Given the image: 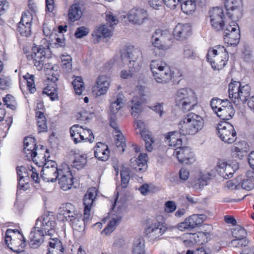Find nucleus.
Wrapping results in <instances>:
<instances>
[{"label": "nucleus", "mask_w": 254, "mask_h": 254, "mask_svg": "<svg viewBox=\"0 0 254 254\" xmlns=\"http://www.w3.org/2000/svg\"><path fill=\"white\" fill-rule=\"evenodd\" d=\"M244 144L246 145L245 142H239L237 146H233L231 148L232 155L233 157L241 159L246 153V150L242 147Z\"/></svg>", "instance_id": "58836bf2"}, {"label": "nucleus", "mask_w": 254, "mask_h": 254, "mask_svg": "<svg viewBox=\"0 0 254 254\" xmlns=\"http://www.w3.org/2000/svg\"><path fill=\"white\" fill-rule=\"evenodd\" d=\"M75 92L77 95H81L84 87V83L80 76H77L72 82Z\"/></svg>", "instance_id": "de8ad7c7"}, {"label": "nucleus", "mask_w": 254, "mask_h": 254, "mask_svg": "<svg viewBox=\"0 0 254 254\" xmlns=\"http://www.w3.org/2000/svg\"><path fill=\"white\" fill-rule=\"evenodd\" d=\"M146 154L140 153L138 157L130 159V162L131 167L137 172L144 171L147 168Z\"/></svg>", "instance_id": "b1692460"}, {"label": "nucleus", "mask_w": 254, "mask_h": 254, "mask_svg": "<svg viewBox=\"0 0 254 254\" xmlns=\"http://www.w3.org/2000/svg\"><path fill=\"white\" fill-rule=\"evenodd\" d=\"M203 126L202 118L194 113H190L180 122L179 132L183 135H194L202 129Z\"/></svg>", "instance_id": "f257e3e1"}, {"label": "nucleus", "mask_w": 254, "mask_h": 254, "mask_svg": "<svg viewBox=\"0 0 254 254\" xmlns=\"http://www.w3.org/2000/svg\"><path fill=\"white\" fill-rule=\"evenodd\" d=\"M191 32V27L189 24H178L173 31V35L178 40H184L187 39Z\"/></svg>", "instance_id": "6ab92c4d"}, {"label": "nucleus", "mask_w": 254, "mask_h": 254, "mask_svg": "<svg viewBox=\"0 0 254 254\" xmlns=\"http://www.w3.org/2000/svg\"><path fill=\"white\" fill-rule=\"evenodd\" d=\"M180 132H170L166 137V142L170 146L176 147V149L181 146L182 140L179 137Z\"/></svg>", "instance_id": "7c9ffc66"}, {"label": "nucleus", "mask_w": 254, "mask_h": 254, "mask_svg": "<svg viewBox=\"0 0 254 254\" xmlns=\"http://www.w3.org/2000/svg\"><path fill=\"white\" fill-rule=\"evenodd\" d=\"M110 86V80L106 75L99 76L93 87V92H96L97 96L105 95Z\"/></svg>", "instance_id": "f8f14e48"}, {"label": "nucleus", "mask_w": 254, "mask_h": 254, "mask_svg": "<svg viewBox=\"0 0 254 254\" xmlns=\"http://www.w3.org/2000/svg\"><path fill=\"white\" fill-rule=\"evenodd\" d=\"M58 251H64L62 242L58 238H50L48 252H56Z\"/></svg>", "instance_id": "a19ab883"}, {"label": "nucleus", "mask_w": 254, "mask_h": 254, "mask_svg": "<svg viewBox=\"0 0 254 254\" xmlns=\"http://www.w3.org/2000/svg\"><path fill=\"white\" fill-rule=\"evenodd\" d=\"M117 134L116 135V145L118 148L121 147L122 149V152L125 151L124 147L126 146L125 138L120 131H117Z\"/></svg>", "instance_id": "4d7b16f0"}, {"label": "nucleus", "mask_w": 254, "mask_h": 254, "mask_svg": "<svg viewBox=\"0 0 254 254\" xmlns=\"http://www.w3.org/2000/svg\"><path fill=\"white\" fill-rule=\"evenodd\" d=\"M57 166L52 168L43 167L41 172V177L45 182H55L59 175L60 171Z\"/></svg>", "instance_id": "f3484780"}, {"label": "nucleus", "mask_w": 254, "mask_h": 254, "mask_svg": "<svg viewBox=\"0 0 254 254\" xmlns=\"http://www.w3.org/2000/svg\"><path fill=\"white\" fill-rule=\"evenodd\" d=\"M48 50L45 49L42 46L34 47L32 48V52L31 54L27 55V59L29 64H34L38 70H41L47 62L48 57L46 56V52Z\"/></svg>", "instance_id": "39448f33"}, {"label": "nucleus", "mask_w": 254, "mask_h": 254, "mask_svg": "<svg viewBox=\"0 0 254 254\" xmlns=\"http://www.w3.org/2000/svg\"><path fill=\"white\" fill-rule=\"evenodd\" d=\"M216 170H211L210 172L203 174L200 178L198 180V182L195 183L193 188L196 190H200L204 186L207 185V181L211 179L216 176Z\"/></svg>", "instance_id": "2f4dec72"}, {"label": "nucleus", "mask_w": 254, "mask_h": 254, "mask_svg": "<svg viewBox=\"0 0 254 254\" xmlns=\"http://www.w3.org/2000/svg\"><path fill=\"white\" fill-rule=\"evenodd\" d=\"M210 21L212 27L217 31L224 29L225 22L223 10L221 7H213L209 11Z\"/></svg>", "instance_id": "6e6552de"}, {"label": "nucleus", "mask_w": 254, "mask_h": 254, "mask_svg": "<svg viewBox=\"0 0 254 254\" xmlns=\"http://www.w3.org/2000/svg\"><path fill=\"white\" fill-rule=\"evenodd\" d=\"M88 32V29L87 28L82 26L79 27L76 29V31L74 33V35L76 38H80L87 35Z\"/></svg>", "instance_id": "774afa93"}, {"label": "nucleus", "mask_w": 254, "mask_h": 254, "mask_svg": "<svg viewBox=\"0 0 254 254\" xmlns=\"http://www.w3.org/2000/svg\"><path fill=\"white\" fill-rule=\"evenodd\" d=\"M231 28V32L226 33V35H224L225 41L231 45H236L239 42L240 39V28Z\"/></svg>", "instance_id": "c85d7f7f"}, {"label": "nucleus", "mask_w": 254, "mask_h": 254, "mask_svg": "<svg viewBox=\"0 0 254 254\" xmlns=\"http://www.w3.org/2000/svg\"><path fill=\"white\" fill-rule=\"evenodd\" d=\"M88 219L85 218L84 217V219H82L81 215L78 214L73 218L69 219L68 222L70 223V225L74 231L83 232L85 228V221Z\"/></svg>", "instance_id": "cd10ccee"}, {"label": "nucleus", "mask_w": 254, "mask_h": 254, "mask_svg": "<svg viewBox=\"0 0 254 254\" xmlns=\"http://www.w3.org/2000/svg\"><path fill=\"white\" fill-rule=\"evenodd\" d=\"M169 34L167 31L156 30L151 37L152 45L159 49H164V43L165 41V36H169Z\"/></svg>", "instance_id": "412c9836"}, {"label": "nucleus", "mask_w": 254, "mask_h": 254, "mask_svg": "<svg viewBox=\"0 0 254 254\" xmlns=\"http://www.w3.org/2000/svg\"><path fill=\"white\" fill-rule=\"evenodd\" d=\"M175 102L184 112L191 110L197 104L195 93L190 89H179L175 95Z\"/></svg>", "instance_id": "f03ea898"}, {"label": "nucleus", "mask_w": 254, "mask_h": 254, "mask_svg": "<svg viewBox=\"0 0 254 254\" xmlns=\"http://www.w3.org/2000/svg\"><path fill=\"white\" fill-rule=\"evenodd\" d=\"M131 115L134 118H137L138 115L142 112L141 104L138 101L132 100L131 101Z\"/></svg>", "instance_id": "864d4df0"}, {"label": "nucleus", "mask_w": 254, "mask_h": 254, "mask_svg": "<svg viewBox=\"0 0 254 254\" xmlns=\"http://www.w3.org/2000/svg\"><path fill=\"white\" fill-rule=\"evenodd\" d=\"M82 14V6L79 3H74L69 8L68 18L71 22H73L80 19Z\"/></svg>", "instance_id": "a878e982"}, {"label": "nucleus", "mask_w": 254, "mask_h": 254, "mask_svg": "<svg viewBox=\"0 0 254 254\" xmlns=\"http://www.w3.org/2000/svg\"><path fill=\"white\" fill-rule=\"evenodd\" d=\"M38 148V146L35 143V139L30 137H25L24 140V151L26 154V156L28 157L30 155V158L33 160L35 159H37L36 157L38 155V153L36 151Z\"/></svg>", "instance_id": "a211bd4d"}, {"label": "nucleus", "mask_w": 254, "mask_h": 254, "mask_svg": "<svg viewBox=\"0 0 254 254\" xmlns=\"http://www.w3.org/2000/svg\"><path fill=\"white\" fill-rule=\"evenodd\" d=\"M16 170L19 178L26 179V181L28 180L29 177V170H28L25 167L21 166L17 167Z\"/></svg>", "instance_id": "680f3d73"}, {"label": "nucleus", "mask_w": 254, "mask_h": 254, "mask_svg": "<svg viewBox=\"0 0 254 254\" xmlns=\"http://www.w3.org/2000/svg\"><path fill=\"white\" fill-rule=\"evenodd\" d=\"M132 254H145V243L142 238L135 239L132 246Z\"/></svg>", "instance_id": "f704fd0d"}, {"label": "nucleus", "mask_w": 254, "mask_h": 254, "mask_svg": "<svg viewBox=\"0 0 254 254\" xmlns=\"http://www.w3.org/2000/svg\"><path fill=\"white\" fill-rule=\"evenodd\" d=\"M142 52L139 49L129 50L121 55V60L123 63H128V67L132 70L138 71L142 64Z\"/></svg>", "instance_id": "20e7f679"}, {"label": "nucleus", "mask_w": 254, "mask_h": 254, "mask_svg": "<svg viewBox=\"0 0 254 254\" xmlns=\"http://www.w3.org/2000/svg\"><path fill=\"white\" fill-rule=\"evenodd\" d=\"M109 153L108 146L102 142H98L94 147L95 157L100 160H107L109 157Z\"/></svg>", "instance_id": "393cba45"}, {"label": "nucleus", "mask_w": 254, "mask_h": 254, "mask_svg": "<svg viewBox=\"0 0 254 254\" xmlns=\"http://www.w3.org/2000/svg\"><path fill=\"white\" fill-rule=\"evenodd\" d=\"M168 64L162 60H153L150 64V69L153 74L163 69Z\"/></svg>", "instance_id": "c03bdc74"}, {"label": "nucleus", "mask_w": 254, "mask_h": 254, "mask_svg": "<svg viewBox=\"0 0 254 254\" xmlns=\"http://www.w3.org/2000/svg\"><path fill=\"white\" fill-rule=\"evenodd\" d=\"M123 99L121 97H118L116 101L111 103L110 106V112L115 115L117 113L123 106Z\"/></svg>", "instance_id": "603ef678"}, {"label": "nucleus", "mask_w": 254, "mask_h": 254, "mask_svg": "<svg viewBox=\"0 0 254 254\" xmlns=\"http://www.w3.org/2000/svg\"><path fill=\"white\" fill-rule=\"evenodd\" d=\"M33 15L29 11L27 10L23 12L20 21L19 23H22L25 24L31 25L33 19Z\"/></svg>", "instance_id": "052dcab7"}, {"label": "nucleus", "mask_w": 254, "mask_h": 254, "mask_svg": "<svg viewBox=\"0 0 254 254\" xmlns=\"http://www.w3.org/2000/svg\"><path fill=\"white\" fill-rule=\"evenodd\" d=\"M214 55H219L221 58L225 59H228L229 56L225 47L223 46L217 45L214 47L213 49H209L208 51L207 56H212Z\"/></svg>", "instance_id": "e433bc0d"}, {"label": "nucleus", "mask_w": 254, "mask_h": 254, "mask_svg": "<svg viewBox=\"0 0 254 254\" xmlns=\"http://www.w3.org/2000/svg\"><path fill=\"white\" fill-rule=\"evenodd\" d=\"M81 126L74 125L70 128V136L73 139L75 144L81 142Z\"/></svg>", "instance_id": "79ce46f5"}, {"label": "nucleus", "mask_w": 254, "mask_h": 254, "mask_svg": "<svg viewBox=\"0 0 254 254\" xmlns=\"http://www.w3.org/2000/svg\"><path fill=\"white\" fill-rule=\"evenodd\" d=\"M226 9L228 16L233 21H236L243 16V7H232V8H226Z\"/></svg>", "instance_id": "c9c22d12"}, {"label": "nucleus", "mask_w": 254, "mask_h": 254, "mask_svg": "<svg viewBox=\"0 0 254 254\" xmlns=\"http://www.w3.org/2000/svg\"><path fill=\"white\" fill-rule=\"evenodd\" d=\"M235 113V110L230 103L227 102L226 104L222 105L218 108L216 114L217 116L223 120H229L231 119Z\"/></svg>", "instance_id": "5701e85b"}, {"label": "nucleus", "mask_w": 254, "mask_h": 254, "mask_svg": "<svg viewBox=\"0 0 254 254\" xmlns=\"http://www.w3.org/2000/svg\"><path fill=\"white\" fill-rule=\"evenodd\" d=\"M121 185L123 188H126L129 181V171L128 168H124L121 171Z\"/></svg>", "instance_id": "5fc2aeb1"}, {"label": "nucleus", "mask_w": 254, "mask_h": 254, "mask_svg": "<svg viewBox=\"0 0 254 254\" xmlns=\"http://www.w3.org/2000/svg\"><path fill=\"white\" fill-rule=\"evenodd\" d=\"M186 239H184L183 237V243L186 246H190L196 242L195 240L196 234H187L185 236Z\"/></svg>", "instance_id": "e2e57ef3"}, {"label": "nucleus", "mask_w": 254, "mask_h": 254, "mask_svg": "<svg viewBox=\"0 0 254 254\" xmlns=\"http://www.w3.org/2000/svg\"><path fill=\"white\" fill-rule=\"evenodd\" d=\"M93 35L98 38L108 37L111 35V31L107 28L106 26L103 25L95 30Z\"/></svg>", "instance_id": "3c124183"}, {"label": "nucleus", "mask_w": 254, "mask_h": 254, "mask_svg": "<svg viewBox=\"0 0 254 254\" xmlns=\"http://www.w3.org/2000/svg\"><path fill=\"white\" fill-rule=\"evenodd\" d=\"M207 61L210 63L212 68L217 70L223 68L228 61V59L221 58V56L219 55H214L212 56H208L207 55Z\"/></svg>", "instance_id": "bb28decb"}, {"label": "nucleus", "mask_w": 254, "mask_h": 254, "mask_svg": "<svg viewBox=\"0 0 254 254\" xmlns=\"http://www.w3.org/2000/svg\"><path fill=\"white\" fill-rule=\"evenodd\" d=\"M97 194V190L95 188L89 189L85 193L83 200L84 205V215L85 218H89L90 210Z\"/></svg>", "instance_id": "ddd939ff"}, {"label": "nucleus", "mask_w": 254, "mask_h": 254, "mask_svg": "<svg viewBox=\"0 0 254 254\" xmlns=\"http://www.w3.org/2000/svg\"><path fill=\"white\" fill-rule=\"evenodd\" d=\"M229 96L234 103H244L249 100L251 87L249 84H243L240 82H231L229 84Z\"/></svg>", "instance_id": "7ed1b4c3"}, {"label": "nucleus", "mask_w": 254, "mask_h": 254, "mask_svg": "<svg viewBox=\"0 0 254 254\" xmlns=\"http://www.w3.org/2000/svg\"><path fill=\"white\" fill-rule=\"evenodd\" d=\"M226 8L243 7L242 0H225Z\"/></svg>", "instance_id": "13d9d810"}, {"label": "nucleus", "mask_w": 254, "mask_h": 254, "mask_svg": "<svg viewBox=\"0 0 254 254\" xmlns=\"http://www.w3.org/2000/svg\"><path fill=\"white\" fill-rule=\"evenodd\" d=\"M239 168V164L236 162L228 164L226 162L220 161L216 167L218 174L225 179L232 178L234 173Z\"/></svg>", "instance_id": "1a4fd4ad"}, {"label": "nucleus", "mask_w": 254, "mask_h": 254, "mask_svg": "<svg viewBox=\"0 0 254 254\" xmlns=\"http://www.w3.org/2000/svg\"><path fill=\"white\" fill-rule=\"evenodd\" d=\"M58 176L59 184L62 189L67 190L71 188L73 184V177L68 166L62 169Z\"/></svg>", "instance_id": "9d476101"}, {"label": "nucleus", "mask_w": 254, "mask_h": 254, "mask_svg": "<svg viewBox=\"0 0 254 254\" xmlns=\"http://www.w3.org/2000/svg\"><path fill=\"white\" fill-rule=\"evenodd\" d=\"M217 130L219 137L224 142L231 144L236 140V132L230 123L224 122L219 124Z\"/></svg>", "instance_id": "0eeeda50"}, {"label": "nucleus", "mask_w": 254, "mask_h": 254, "mask_svg": "<svg viewBox=\"0 0 254 254\" xmlns=\"http://www.w3.org/2000/svg\"><path fill=\"white\" fill-rule=\"evenodd\" d=\"M44 232H42L36 227L33 228L29 236V246L32 249H38L43 243Z\"/></svg>", "instance_id": "dca6fc26"}, {"label": "nucleus", "mask_w": 254, "mask_h": 254, "mask_svg": "<svg viewBox=\"0 0 254 254\" xmlns=\"http://www.w3.org/2000/svg\"><path fill=\"white\" fill-rule=\"evenodd\" d=\"M87 163V156L85 154H75L72 166L80 170L84 167Z\"/></svg>", "instance_id": "72a5a7b5"}, {"label": "nucleus", "mask_w": 254, "mask_h": 254, "mask_svg": "<svg viewBox=\"0 0 254 254\" xmlns=\"http://www.w3.org/2000/svg\"><path fill=\"white\" fill-rule=\"evenodd\" d=\"M173 155H175L179 161L182 163L188 164L194 161L193 154L188 147H182L180 146L178 148L175 149Z\"/></svg>", "instance_id": "9b49d317"}, {"label": "nucleus", "mask_w": 254, "mask_h": 254, "mask_svg": "<svg viewBox=\"0 0 254 254\" xmlns=\"http://www.w3.org/2000/svg\"><path fill=\"white\" fill-rule=\"evenodd\" d=\"M11 81L9 76H2L0 78V89L6 90L10 88Z\"/></svg>", "instance_id": "bf43d9fd"}, {"label": "nucleus", "mask_w": 254, "mask_h": 254, "mask_svg": "<svg viewBox=\"0 0 254 254\" xmlns=\"http://www.w3.org/2000/svg\"><path fill=\"white\" fill-rule=\"evenodd\" d=\"M230 244L234 247H246L249 244V241L247 239L241 240L235 238L231 241Z\"/></svg>", "instance_id": "0e129e2a"}, {"label": "nucleus", "mask_w": 254, "mask_h": 254, "mask_svg": "<svg viewBox=\"0 0 254 254\" xmlns=\"http://www.w3.org/2000/svg\"><path fill=\"white\" fill-rule=\"evenodd\" d=\"M36 116L37 118V126L39 132H47L48 126L47 120L43 113L38 111L36 112Z\"/></svg>", "instance_id": "473e14b6"}, {"label": "nucleus", "mask_w": 254, "mask_h": 254, "mask_svg": "<svg viewBox=\"0 0 254 254\" xmlns=\"http://www.w3.org/2000/svg\"><path fill=\"white\" fill-rule=\"evenodd\" d=\"M173 74L170 67L168 65L163 69L153 74V76L157 83L165 84L170 82L173 77Z\"/></svg>", "instance_id": "aec40b11"}, {"label": "nucleus", "mask_w": 254, "mask_h": 254, "mask_svg": "<svg viewBox=\"0 0 254 254\" xmlns=\"http://www.w3.org/2000/svg\"><path fill=\"white\" fill-rule=\"evenodd\" d=\"M59 66L57 64H54L52 70L46 71V74L48 75V79L52 82H56L59 80L60 71Z\"/></svg>", "instance_id": "37998d69"}, {"label": "nucleus", "mask_w": 254, "mask_h": 254, "mask_svg": "<svg viewBox=\"0 0 254 254\" xmlns=\"http://www.w3.org/2000/svg\"><path fill=\"white\" fill-rule=\"evenodd\" d=\"M17 31L22 36L28 37L31 34V25L18 23Z\"/></svg>", "instance_id": "49530a36"}, {"label": "nucleus", "mask_w": 254, "mask_h": 254, "mask_svg": "<svg viewBox=\"0 0 254 254\" xmlns=\"http://www.w3.org/2000/svg\"><path fill=\"white\" fill-rule=\"evenodd\" d=\"M147 16V12L145 10L137 8L131 9L127 15V18L129 22L138 25L143 24Z\"/></svg>", "instance_id": "4468645a"}, {"label": "nucleus", "mask_w": 254, "mask_h": 254, "mask_svg": "<svg viewBox=\"0 0 254 254\" xmlns=\"http://www.w3.org/2000/svg\"><path fill=\"white\" fill-rule=\"evenodd\" d=\"M247 235L246 230L240 225L236 226L232 231V236L236 239L241 240L246 239Z\"/></svg>", "instance_id": "09e8293b"}, {"label": "nucleus", "mask_w": 254, "mask_h": 254, "mask_svg": "<svg viewBox=\"0 0 254 254\" xmlns=\"http://www.w3.org/2000/svg\"><path fill=\"white\" fill-rule=\"evenodd\" d=\"M166 230V227L162 224L155 223L146 230V233L151 239H156L162 236Z\"/></svg>", "instance_id": "4be33fe9"}, {"label": "nucleus", "mask_w": 254, "mask_h": 254, "mask_svg": "<svg viewBox=\"0 0 254 254\" xmlns=\"http://www.w3.org/2000/svg\"><path fill=\"white\" fill-rule=\"evenodd\" d=\"M122 219V216L116 215L110 221L106 228L104 229L103 232L108 235L112 233L119 224Z\"/></svg>", "instance_id": "4c0bfd02"}, {"label": "nucleus", "mask_w": 254, "mask_h": 254, "mask_svg": "<svg viewBox=\"0 0 254 254\" xmlns=\"http://www.w3.org/2000/svg\"><path fill=\"white\" fill-rule=\"evenodd\" d=\"M40 156H38L37 159L33 160V162L38 165L39 167L52 168L54 166H57V164L56 162L52 160H47L46 159L45 155H42L41 158L42 160H40Z\"/></svg>", "instance_id": "ea45409f"}, {"label": "nucleus", "mask_w": 254, "mask_h": 254, "mask_svg": "<svg viewBox=\"0 0 254 254\" xmlns=\"http://www.w3.org/2000/svg\"><path fill=\"white\" fill-rule=\"evenodd\" d=\"M29 170V175L30 174L32 179L36 183H39L40 178L36 168L32 166H28Z\"/></svg>", "instance_id": "338daca9"}, {"label": "nucleus", "mask_w": 254, "mask_h": 254, "mask_svg": "<svg viewBox=\"0 0 254 254\" xmlns=\"http://www.w3.org/2000/svg\"><path fill=\"white\" fill-rule=\"evenodd\" d=\"M77 214L75 207L70 203L62 204L58 210V217L62 220L65 219L68 221Z\"/></svg>", "instance_id": "2eb2a0df"}, {"label": "nucleus", "mask_w": 254, "mask_h": 254, "mask_svg": "<svg viewBox=\"0 0 254 254\" xmlns=\"http://www.w3.org/2000/svg\"><path fill=\"white\" fill-rule=\"evenodd\" d=\"M140 135L145 142V146L146 150L149 152L151 151L153 149L152 144L154 142L153 138L149 134L148 132L145 130H142L140 132Z\"/></svg>", "instance_id": "a18cd8bd"}, {"label": "nucleus", "mask_w": 254, "mask_h": 254, "mask_svg": "<svg viewBox=\"0 0 254 254\" xmlns=\"http://www.w3.org/2000/svg\"><path fill=\"white\" fill-rule=\"evenodd\" d=\"M55 218L50 215H44L39 217L36 222L35 227L44 234L50 236H54L55 233L56 227Z\"/></svg>", "instance_id": "423d86ee"}, {"label": "nucleus", "mask_w": 254, "mask_h": 254, "mask_svg": "<svg viewBox=\"0 0 254 254\" xmlns=\"http://www.w3.org/2000/svg\"><path fill=\"white\" fill-rule=\"evenodd\" d=\"M226 103L227 101H222L219 98H213L211 99L210 104L213 111L216 113V111H217L218 108L221 107L219 106Z\"/></svg>", "instance_id": "69168bd1"}, {"label": "nucleus", "mask_w": 254, "mask_h": 254, "mask_svg": "<svg viewBox=\"0 0 254 254\" xmlns=\"http://www.w3.org/2000/svg\"><path fill=\"white\" fill-rule=\"evenodd\" d=\"M206 218L203 214H193L186 219L188 225L189 230H190L201 225Z\"/></svg>", "instance_id": "c756f323"}, {"label": "nucleus", "mask_w": 254, "mask_h": 254, "mask_svg": "<svg viewBox=\"0 0 254 254\" xmlns=\"http://www.w3.org/2000/svg\"><path fill=\"white\" fill-rule=\"evenodd\" d=\"M81 141H86L92 142L94 140V137L93 135L92 131L90 129L84 128L81 126Z\"/></svg>", "instance_id": "8fccbe9b"}, {"label": "nucleus", "mask_w": 254, "mask_h": 254, "mask_svg": "<svg viewBox=\"0 0 254 254\" xmlns=\"http://www.w3.org/2000/svg\"><path fill=\"white\" fill-rule=\"evenodd\" d=\"M24 77L27 81V86L30 93H35L36 89L35 86L34 75L27 73Z\"/></svg>", "instance_id": "6e6d98bb"}]
</instances>
